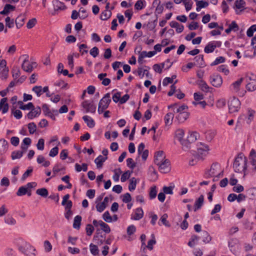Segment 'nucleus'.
<instances>
[{
    "label": "nucleus",
    "instance_id": "f257e3e1",
    "mask_svg": "<svg viewBox=\"0 0 256 256\" xmlns=\"http://www.w3.org/2000/svg\"><path fill=\"white\" fill-rule=\"evenodd\" d=\"M233 168L236 172H243L244 176L248 174V158L243 154H240L235 158Z\"/></svg>",
    "mask_w": 256,
    "mask_h": 256
},
{
    "label": "nucleus",
    "instance_id": "f03ea898",
    "mask_svg": "<svg viewBox=\"0 0 256 256\" xmlns=\"http://www.w3.org/2000/svg\"><path fill=\"white\" fill-rule=\"evenodd\" d=\"M18 250L26 256H36V250L30 243L22 239H18L16 242Z\"/></svg>",
    "mask_w": 256,
    "mask_h": 256
},
{
    "label": "nucleus",
    "instance_id": "7ed1b4c3",
    "mask_svg": "<svg viewBox=\"0 0 256 256\" xmlns=\"http://www.w3.org/2000/svg\"><path fill=\"white\" fill-rule=\"evenodd\" d=\"M248 173L254 174L256 172V150L254 149L250 150L248 156Z\"/></svg>",
    "mask_w": 256,
    "mask_h": 256
},
{
    "label": "nucleus",
    "instance_id": "20e7f679",
    "mask_svg": "<svg viewBox=\"0 0 256 256\" xmlns=\"http://www.w3.org/2000/svg\"><path fill=\"white\" fill-rule=\"evenodd\" d=\"M222 172L220 166L218 163H214L212 164L210 168L205 172L204 176L206 178L219 176Z\"/></svg>",
    "mask_w": 256,
    "mask_h": 256
},
{
    "label": "nucleus",
    "instance_id": "39448f33",
    "mask_svg": "<svg viewBox=\"0 0 256 256\" xmlns=\"http://www.w3.org/2000/svg\"><path fill=\"white\" fill-rule=\"evenodd\" d=\"M21 58L23 60L22 67L24 71L26 72H31L34 68L36 67V62L29 61L28 55H22Z\"/></svg>",
    "mask_w": 256,
    "mask_h": 256
},
{
    "label": "nucleus",
    "instance_id": "423d86ee",
    "mask_svg": "<svg viewBox=\"0 0 256 256\" xmlns=\"http://www.w3.org/2000/svg\"><path fill=\"white\" fill-rule=\"evenodd\" d=\"M210 150L208 144L200 142L198 144L196 156L198 158L203 160L207 156Z\"/></svg>",
    "mask_w": 256,
    "mask_h": 256
},
{
    "label": "nucleus",
    "instance_id": "0eeeda50",
    "mask_svg": "<svg viewBox=\"0 0 256 256\" xmlns=\"http://www.w3.org/2000/svg\"><path fill=\"white\" fill-rule=\"evenodd\" d=\"M111 102L110 95V93L106 94L100 100L98 106V112L100 114L108 107Z\"/></svg>",
    "mask_w": 256,
    "mask_h": 256
},
{
    "label": "nucleus",
    "instance_id": "6e6552de",
    "mask_svg": "<svg viewBox=\"0 0 256 256\" xmlns=\"http://www.w3.org/2000/svg\"><path fill=\"white\" fill-rule=\"evenodd\" d=\"M247 84L246 89L249 92H254L256 90V76L251 74L246 77Z\"/></svg>",
    "mask_w": 256,
    "mask_h": 256
},
{
    "label": "nucleus",
    "instance_id": "1a4fd4ad",
    "mask_svg": "<svg viewBox=\"0 0 256 256\" xmlns=\"http://www.w3.org/2000/svg\"><path fill=\"white\" fill-rule=\"evenodd\" d=\"M240 108V100L236 98H234L228 104V109L230 113H234L238 112Z\"/></svg>",
    "mask_w": 256,
    "mask_h": 256
},
{
    "label": "nucleus",
    "instance_id": "9d476101",
    "mask_svg": "<svg viewBox=\"0 0 256 256\" xmlns=\"http://www.w3.org/2000/svg\"><path fill=\"white\" fill-rule=\"evenodd\" d=\"M222 45V42L217 40L210 42L205 46L204 52L206 54L212 52L216 48H220Z\"/></svg>",
    "mask_w": 256,
    "mask_h": 256
},
{
    "label": "nucleus",
    "instance_id": "9b49d317",
    "mask_svg": "<svg viewBox=\"0 0 256 256\" xmlns=\"http://www.w3.org/2000/svg\"><path fill=\"white\" fill-rule=\"evenodd\" d=\"M172 64L170 60H167L162 64H154L153 69L156 72L160 74L162 72V69H168L172 66Z\"/></svg>",
    "mask_w": 256,
    "mask_h": 256
},
{
    "label": "nucleus",
    "instance_id": "f8f14e48",
    "mask_svg": "<svg viewBox=\"0 0 256 256\" xmlns=\"http://www.w3.org/2000/svg\"><path fill=\"white\" fill-rule=\"evenodd\" d=\"M210 84L216 88L220 87L223 82L222 76L218 74H213L210 76Z\"/></svg>",
    "mask_w": 256,
    "mask_h": 256
},
{
    "label": "nucleus",
    "instance_id": "ddd939ff",
    "mask_svg": "<svg viewBox=\"0 0 256 256\" xmlns=\"http://www.w3.org/2000/svg\"><path fill=\"white\" fill-rule=\"evenodd\" d=\"M41 114V109L40 107L34 106L31 109V110L26 116V118L28 120H32L34 118H38Z\"/></svg>",
    "mask_w": 256,
    "mask_h": 256
},
{
    "label": "nucleus",
    "instance_id": "4468645a",
    "mask_svg": "<svg viewBox=\"0 0 256 256\" xmlns=\"http://www.w3.org/2000/svg\"><path fill=\"white\" fill-rule=\"evenodd\" d=\"M82 108L85 110L86 112L94 113L96 110V106L88 100L84 101L82 104Z\"/></svg>",
    "mask_w": 256,
    "mask_h": 256
},
{
    "label": "nucleus",
    "instance_id": "2eb2a0df",
    "mask_svg": "<svg viewBox=\"0 0 256 256\" xmlns=\"http://www.w3.org/2000/svg\"><path fill=\"white\" fill-rule=\"evenodd\" d=\"M158 166L160 171L162 173H166L170 170V162L168 160H164L162 162L156 164Z\"/></svg>",
    "mask_w": 256,
    "mask_h": 256
},
{
    "label": "nucleus",
    "instance_id": "dca6fc26",
    "mask_svg": "<svg viewBox=\"0 0 256 256\" xmlns=\"http://www.w3.org/2000/svg\"><path fill=\"white\" fill-rule=\"evenodd\" d=\"M92 223L95 226H100L101 229L106 233L110 232V228L108 224L104 223L102 220H100L98 221L96 220H94L92 222Z\"/></svg>",
    "mask_w": 256,
    "mask_h": 256
},
{
    "label": "nucleus",
    "instance_id": "f3484780",
    "mask_svg": "<svg viewBox=\"0 0 256 256\" xmlns=\"http://www.w3.org/2000/svg\"><path fill=\"white\" fill-rule=\"evenodd\" d=\"M242 78H240L234 82L230 86V90L234 94H238L240 90V87L242 82Z\"/></svg>",
    "mask_w": 256,
    "mask_h": 256
},
{
    "label": "nucleus",
    "instance_id": "a211bd4d",
    "mask_svg": "<svg viewBox=\"0 0 256 256\" xmlns=\"http://www.w3.org/2000/svg\"><path fill=\"white\" fill-rule=\"evenodd\" d=\"M172 108L173 109L174 112V113H176L180 114V113L184 112L188 110V107L182 104L181 106H178L176 104H174L173 106H169V108Z\"/></svg>",
    "mask_w": 256,
    "mask_h": 256
},
{
    "label": "nucleus",
    "instance_id": "6ab92c4d",
    "mask_svg": "<svg viewBox=\"0 0 256 256\" xmlns=\"http://www.w3.org/2000/svg\"><path fill=\"white\" fill-rule=\"evenodd\" d=\"M168 159L166 158V156L163 151L159 150L156 152L154 154V163L156 164H158L160 162H162L164 161V160H167Z\"/></svg>",
    "mask_w": 256,
    "mask_h": 256
},
{
    "label": "nucleus",
    "instance_id": "aec40b11",
    "mask_svg": "<svg viewBox=\"0 0 256 256\" xmlns=\"http://www.w3.org/2000/svg\"><path fill=\"white\" fill-rule=\"evenodd\" d=\"M144 216V211L141 208H138L134 210L131 216V218L134 220H140Z\"/></svg>",
    "mask_w": 256,
    "mask_h": 256
},
{
    "label": "nucleus",
    "instance_id": "412c9836",
    "mask_svg": "<svg viewBox=\"0 0 256 256\" xmlns=\"http://www.w3.org/2000/svg\"><path fill=\"white\" fill-rule=\"evenodd\" d=\"M156 54V52L151 51L146 52V51H142L139 54L138 58V62L142 64V60L146 57L152 58Z\"/></svg>",
    "mask_w": 256,
    "mask_h": 256
},
{
    "label": "nucleus",
    "instance_id": "4be33fe9",
    "mask_svg": "<svg viewBox=\"0 0 256 256\" xmlns=\"http://www.w3.org/2000/svg\"><path fill=\"white\" fill-rule=\"evenodd\" d=\"M200 138L199 134L195 131H190L187 136V140L190 143L196 142Z\"/></svg>",
    "mask_w": 256,
    "mask_h": 256
},
{
    "label": "nucleus",
    "instance_id": "5701e85b",
    "mask_svg": "<svg viewBox=\"0 0 256 256\" xmlns=\"http://www.w3.org/2000/svg\"><path fill=\"white\" fill-rule=\"evenodd\" d=\"M184 136V130L182 129H178L175 132L174 138L178 140L180 142V143L182 145L184 142V140L183 139Z\"/></svg>",
    "mask_w": 256,
    "mask_h": 256
},
{
    "label": "nucleus",
    "instance_id": "b1692460",
    "mask_svg": "<svg viewBox=\"0 0 256 256\" xmlns=\"http://www.w3.org/2000/svg\"><path fill=\"white\" fill-rule=\"evenodd\" d=\"M2 110V114H5L8 110V105L7 102V98H2L0 101V111Z\"/></svg>",
    "mask_w": 256,
    "mask_h": 256
},
{
    "label": "nucleus",
    "instance_id": "393cba45",
    "mask_svg": "<svg viewBox=\"0 0 256 256\" xmlns=\"http://www.w3.org/2000/svg\"><path fill=\"white\" fill-rule=\"evenodd\" d=\"M204 197L200 196L197 200H196L194 205V211L196 212L200 209L204 204Z\"/></svg>",
    "mask_w": 256,
    "mask_h": 256
},
{
    "label": "nucleus",
    "instance_id": "a878e982",
    "mask_svg": "<svg viewBox=\"0 0 256 256\" xmlns=\"http://www.w3.org/2000/svg\"><path fill=\"white\" fill-rule=\"evenodd\" d=\"M168 218V215L166 214H164L162 216L160 217V220L158 222V224L160 226H162V224H164L166 227H170V224L168 221L167 220Z\"/></svg>",
    "mask_w": 256,
    "mask_h": 256
},
{
    "label": "nucleus",
    "instance_id": "bb28decb",
    "mask_svg": "<svg viewBox=\"0 0 256 256\" xmlns=\"http://www.w3.org/2000/svg\"><path fill=\"white\" fill-rule=\"evenodd\" d=\"M26 19V16L23 14H20V16H18L17 17L16 20V27L18 28H20L24 25Z\"/></svg>",
    "mask_w": 256,
    "mask_h": 256
},
{
    "label": "nucleus",
    "instance_id": "cd10ccee",
    "mask_svg": "<svg viewBox=\"0 0 256 256\" xmlns=\"http://www.w3.org/2000/svg\"><path fill=\"white\" fill-rule=\"evenodd\" d=\"M37 162L38 164H42V166L48 167L50 165V162L47 160L42 155H39L37 158Z\"/></svg>",
    "mask_w": 256,
    "mask_h": 256
},
{
    "label": "nucleus",
    "instance_id": "c85d7f7f",
    "mask_svg": "<svg viewBox=\"0 0 256 256\" xmlns=\"http://www.w3.org/2000/svg\"><path fill=\"white\" fill-rule=\"evenodd\" d=\"M108 159V157H104L101 155H100L94 160V162L96 164L98 168H100L102 167L103 163Z\"/></svg>",
    "mask_w": 256,
    "mask_h": 256
},
{
    "label": "nucleus",
    "instance_id": "c756f323",
    "mask_svg": "<svg viewBox=\"0 0 256 256\" xmlns=\"http://www.w3.org/2000/svg\"><path fill=\"white\" fill-rule=\"evenodd\" d=\"M82 119L89 128H92L94 126V122L91 117L88 116H84L82 117Z\"/></svg>",
    "mask_w": 256,
    "mask_h": 256
},
{
    "label": "nucleus",
    "instance_id": "7c9ffc66",
    "mask_svg": "<svg viewBox=\"0 0 256 256\" xmlns=\"http://www.w3.org/2000/svg\"><path fill=\"white\" fill-rule=\"evenodd\" d=\"M136 228L134 225H130L128 226L126 230V232L128 236V240H132L133 238L132 236L136 232Z\"/></svg>",
    "mask_w": 256,
    "mask_h": 256
},
{
    "label": "nucleus",
    "instance_id": "2f4dec72",
    "mask_svg": "<svg viewBox=\"0 0 256 256\" xmlns=\"http://www.w3.org/2000/svg\"><path fill=\"white\" fill-rule=\"evenodd\" d=\"M146 6L145 0H138L134 4V8L137 10H140L144 8Z\"/></svg>",
    "mask_w": 256,
    "mask_h": 256
},
{
    "label": "nucleus",
    "instance_id": "473e14b6",
    "mask_svg": "<svg viewBox=\"0 0 256 256\" xmlns=\"http://www.w3.org/2000/svg\"><path fill=\"white\" fill-rule=\"evenodd\" d=\"M14 8L15 7L14 6L10 4H6L4 6V10L0 12V14H1L7 15L10 13V11L14 10Z\"/></svg>",
    "mask_w": 256,
    "mask_h": 256
},
{
    "label": "nucleus",
    "instance_id": "72a5a7b5",
    "mask_svg": "<svg viewBox=\"0 0 256 256\" xmlns=\"http://www.w3.org/2000/svg\"><path fill=\"white\" fill-rule=\"evenodd\" d=\"M218 70L224 74L225 76H228L230 74V71L227 65L222 64L218 68Z\"/></svg>",
    "mask_w": 256,
    "mask_h": 256
},
{
    "label": "nucleus",
    "instance_id": "f704fd0d",
    "mask_svg": "<svg viewBox=\"0 0 256 256\" xmlns=\"http://www.w3.org/2000/svg\"><path fill=\"white\" fill-rule=\"evenodd\" d=\"M216 134V131L210 130H208L206 133V138L207 141L211 142L215 137Z\"/></svg>",
    "mask_w": 256,
    "mask_h": 256
},
{
    "label": "nucleus",
    "instance_id": "c9c22d12",
    "mask_svg": "<svg viewBox=\"0 0 256 256\" xmlns=\"http://www.w3.org/2000/svg\"><path fill=\"white\" fill-rule=\"evenodd\" d=\"M53 3L54 6V8L56 10H65L66 8L64 4L58 0H54L53 1Z\"/></svg>",
    "mask_w": 256,
    "mask_h": 256
},
{
    "label": "nucleus",
    "instance_id": "e433bc0d",
    "mask_svg": "<svg viewBox=\"0 0 256 256\" xmlns=\"http://www.w3.org/2000/svg\"><path fill=\"white\" fill-rule=\"evenodd\" d=\"M112 16V12L109 10H105L100 14V18L102 20H106Z\"/></svg>",
    "mask_w": 256,
    "mask_h": 256
},
{
    "label": "nucleus",
    "instance_id": "4c0bfd02",
    "mask_svg": "<svg viewBox=\"0 0 256 256\" xmlns=\"http://www.w3.org/2000/svg\"><path fill=\"white\" fill-rule=\"evenodd\" d=\"M255 112H256L254 110H252L250 108H248V110L246 120V122L248 124H250L252 122V121L254 120Z\"/></svg>",
    "mask_w": 256,
    "mask_h": 256
},
{
    "label": "nucleus",
    "instance_id": "58836bf2",
    "mask_svg": "<svg viewBox=\"0 0 256 256\" xmlns=\"http://www.w3.org/2000/svg\"><path fill=\"white\" fill-rule=\"evenodd\" d=\"M82 221V217L80 216H75L74 220L73 227L77 230L80 228Z\"/></svg>",
    "mask_w": 256,
    "mask_h": 256
},
{
    "label": "nucleus",
    "instance_id": "ea45409f",
    "mask_svg": "<svg viewBox=\"0 0 256 256\" xmlns=\"http://www.w3.org/2000/svg\"><path fill=\"white\" fill-rule=\"evenodd\" d=\"M246 6V2L244 0H236L234 3V8L242 10Z\"/></svg>",
    "mask_w": 256,
    "mask_h": 256
},
{
    "label": "nucleus",
    "instance_id": "a19ab883",
    "mask_svg": "<svg viewBox=\"0 0 256 256\" xmlns=\"http://www.w3.org/2000/svg\"><path fill=\"white\" fill-rule=\"evenodd\" d=\"M158 193V188L156 186H152L150 188L149 192V197L150 200L156 198Z\"/></svg>",
    "mask_w": 256,
    "mask_h": 256
},
{
    "label": "nucleus",
    "instance_id": "79ce46f5",
    "mask_svg": "<svg viewBox=\"0 0 256 256\" xmlns=\"http://www.w3.org/2000/svg\"><path fill=\"white\" fill-rule=\"evenodd\" d=\"M174 116V115L172 112H168L164 116V120L166 124L168 125L172 123Z\"/></svg>",
    "mask_w": 256,
    "mask_h": 256
},
{
    "label": "nucleus",
    "instance_id": "37998d69",
    "mask_svg": "<svg viewBox=\"0 0 256 256\" xmlns=\"http://www.w3.org/2000/svg\"><path fill=\"white\" fill-rule=\"evenodd\" d=\"M200 237L196 235H192L188 243V245L190 247H193L196 244L198 243Z\"/></svg>",
    "mask_w": 256,
    "mask_h": 256
},
{
    "label": "nucleus",
    "instance_id": "c03bdc74",
    "mask_svg": "<svg viewBox=\"0 0 256 256\" xmlns=\"http://www.w3.org/2000/svg\"><path fill=\"white\" fill-rule=\"evenodd\" d=\"M75 169L78 172H80L82 170L86 172L88 170V164H82L81 166L76 163L75 164Z\"/></svg>",
    "mask_w": 256,
    "mask_h": 256
},
{
    "label": "nucleus",
    "instance_id": "a18cd8bd",
    "mask_svg": "<svg viewBox=\"0 0 256 256\" xmlns=\"http://www.w3.org/2000/svg\"><path fill=\"white\" fill-rule=\"evenodd\" d=\"M188 117V111H186L184 112L180 113V114H178V115L176 116V118L178 119L180 122H181L186 120Z\"/></svg>",
    "mask_w": 256,
    "mask_h": 256
},
{
    "label": "nucleus",
    "instance_id": "49530a36",
    "mask_svg": "<svg viewBox=\"0 0 256 256\" xmlns=\"http://www.w3.org/2000/svg\"><path fill=\"white\" fill-rule=\"evenodd\" d=\"M136 184L137 181L135 178H130V180L128 190L131 192L134 190L136 188Z\"/></svg>",
    "mask_w": 256,
    "mask_h": 256
},
{
    "label": "nucleus",
    "instance_id": "de8ad7c7",
    "mask_svg": "<svg viewBox=\"0 0 256 256\" xmlns=\"http://www.w3.org/2000/svg\"><path fill=\"white\" fill-rule=\"evenodd\" d=\"M208 2L204 0H198L196 2V11L199 12L202 8L208 6Z\"/></svg>",
    "mask_w": 256,
    "mask_h": 256
},
{
    "label": "nucleus",
    "instance_id": "09e8293b",
    "mask_svg": "<svg viewBox=\"0 0 256 256\" xmlns=\"http://www.w3.org/2000/svg\"><path fill=\"white\" fill-rule=\"evenodd\" d=\"M18 104L20 106V108L23 110H31L34 107V106L32 102H29L26 104H24L22 102H19Z\"/></svg>",
    "mask_w": 256,
    "mask_h": 256
},
{
    "label": "nucleus",
    "instance_id": "8fccbe9b",
    "mask_svg": "<svg viewBox=\"0 0 256 256\" xmlns=\"http://www.w3.org/2000/svg\"><path fill=\"white\" fill-rule=\"evenodd\" d=\"M80 52L82 55H84L85 54H87L88 52V47L86 44H78Z\"/></svg>",
    "mask_w": 256,
    "mask_h": 256
},
{
    "label": "nucleus",
    "instance_id": "3c124183",
    "mask_svg": "<svg viewBox=\"0 0 256 256\" xmlns=\"http://www.w3.org/2000/svg\"><path fill=\"white\" fill-rule=\"evenodd\" d=\"M202 238L204 242L206 244L208 243L212 240L211 236L209 234L206 232L204 231L202 233Z\"/></svg>",
    "mask_w": 256,
    "mask_h": 256
},
{
    "label": "nucleus",
    "instance_id": "603ef678",
    "mask_svg": "<svg viewBox=\"0 0 256 256\" xmlns=\"http://www.w3.org/2000/svg\"><path fill=\"white\" fill-rule=\"evenodd\" d=\"M90 250L91 254L94 256L98 255L99 253V250L98 247L93 244H90Z\"/></svg>",
    "mask_w": 256,
    "mask_h": 256
},
{
    "label": "nucleus",
    "instance_id": "864d4df0",
    "mask_svg": "<svg viewBox=\"0 0 256 256\" xmlns=\"http://www.w3.org/2000/svg\"><path fill=\"white\" fill-rule=\"evenodd\" d=\"M60 144V142H58V144L56 146L51 149L50 152L49 156L51 157H54L56 156L58 153V146Z\"/></svg>",
    "mask_w": 256,
    "mask_h": 256
},
{
    "label": "nucleus",
    "instance_id": "5fc2aeb1",
    "mask_svg": "<svg viewBox=\"0 0 256 256\" xmlns=\"http://www.w3.org/2000/svg\"><path fill=\"white\" fill-rule=\"evenodd\" d=\"M23 154V152L20 150L14 151L12 153L11 157L12 160L19 159Z\"/></svg>",
    "mask_w": 256,
    "mask_h": 256
},
{
    "label": "nucleus",
    "instance_id": "6e6d98bb",
    "mask_svg": "<svg viewBox=\"0 0 256 256\" xmlns=\"http://www.w3.org/2000/svg\"><path fill=\"white\" fill-rule=\"evenodd\" d=\"M160 0H154L153 2L152 5L154 6H157L156 8V11L158 13L160 14L162 12L163 10V7L162 6L160 5Z\"/></svg>",
    "mask_w": 256,
    "mask_h": 256
},
{
    "label": "nucleus",
    "instance_id": "4d7b16f0",
    "mask_svg": "<svg viewBox=\"0 0 256 256\" xmlns=\"http://www.w3.org/2000/svg\"><path fill=\"white\" fill-rule=\"evenodd\" d=\"M36 193L43 197H46L48 194V190L45 188L38 189L36 191Z\"/></svg>",
    "mask_w": 256,
    "mask_h": 256
},
{
    "label": "nucleus",
    "instance_id": "13d9d810",
    "mask_svg": "<svg viewBox=\"0 0 256 256\" xmlns=\"http://www.w3.org/2000/svg\"><path fill=\"white\" fill-rule=\"evenodd\" d=\"M28 128L30 134H34L36 130V126L34 122H30L28 124Z\"/></svg>",
    "mask_w": 256,
    "mask_h": 256
},
{
    "label": "nucleus",
    "instance_id": "bf43d9fd",
    "mask_svg": "<svg viewBox=\"0 0 256 256\" xmlns=\"http://www.w3.org/2000/svg\"><path fill=\"white\" fill-rule=\"evenodd\" d=\"M226 61L225 58L223 56H219L216 58L215 60L211 64V66H216L220 64L224 63Z\"/></svg>",
    "mask_w": 256,
    "mask_h": 256
},
{
    "label": "nucleus",
    "instance_id": "052dcab7",
    "mask_svg": "<svg viewBox=\"0 0 256 256\" xmlns=\"http://www.w3.org/2000/svg\"><path fill=\"white\" fill-rule=\"evenodd\" d=\"M4 222L8 224L14 225L16 224V220L10 216H7L4 218Z\"/></svg>",
    "mask_w": 256,
    "mask_h": 256
},
{
    "label": "nucleus",
    "instance_id": "680f3d73",
    "mask_svg": "<svg viewBox=\"0 0 256 256\" xmlns=\"http://www.w3.org/2000/svg\"><path fill=\"white\" fill-rule=\"evenodd\" d=\"M152 238L148 242L147 246L146 245V248H147L150 250L153 249V246L156 243V240H155L154 236L152 234Z\"/></svg>",
    "mask_w": 256,
    "mask_h": 256
},
{
    "label": "nucleus",
    "instance_id": "e2e57ef3",
    "mask_svg": "<svg viewBox=\"0 0 256 256\" xmlns=\"http://www.w3.org/2000/svg\"><path fill=\"white\" fill-rule=\"evenodd\" d=\"M176 78V76H173L172 78L166 77L164 78L162 82V84L164 86H166L170 84L173 82V80Z\"/></svg>",
    "mask_w": 256,
    "mask_h": 256
},
{
    "label": "nucleus",
    "instance_id": "0e129e2a",
    "mask_svg": "<svg viewBox=\"0 0 256 256\" xmlns=\"http://www.w3.org/2000/svg\"><path fill=\"white\" fill-rule=\"evenodd\" d=\"M44 146V140L42 138H40L36 144V148L38 150H43Z\"/></svg>",
    "mask_w": 256,
    "mask_h": 256
},
{
    "label": "nucleus",
    "instance_id": "69168bd1",
    "mask_svg": "<svg viewBox=\"0 0 256 256\" xmlns=\"http://www.w3.org/2000/svg\"><path fill=\"white\" fill-rule=\"evenodd\" d=\"M256 32V24L252 25L246 32L248 36L251 37L253 36L254 32Z\"/></svg>",
    "mask_w": 256,
    "mask_h": 256
},
{
    "label": "nucleus",
    "instance_id": "338daca9",
    "mask_svg": "<svg viewBox=\"0 0 256 256\" xmlns=\"http://www.w3.org/2000/svg\"><path fill=\"white\" fill-rule=\"evenodd\" d=\"M27 192V188L24 186H21L18 188V192H16V195L18 196H22L26 194Z\"/></svg>",
    "mask_w": 256,
    "mask_h": 256
},
{
    "label": "nucleus",
    "instance_id": "774afa93",
    "mask_svg": "<svg viewBox=\"0 0 256 256\" xmlns=\"http://www.w3.org/2000/svg\"><path fill=\"white\" fill-rule=\"evenodd\" d=\"M103 219L108 222H110L112 221V217L110 216L108 211L106 212L102 215Z\"/></svg>",
    "mask_w": 256,
    "mask_h": 256
}]
</instances>
